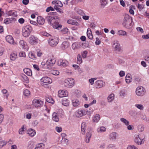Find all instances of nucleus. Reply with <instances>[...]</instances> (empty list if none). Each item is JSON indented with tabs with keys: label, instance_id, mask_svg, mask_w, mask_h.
I'll list each match as a JSON object with an SVG mask.
<instances>
[{
	"label": "nucleus",
	"instance_id": "774afa93",
	"mask_svg": "<svg viewBox=\"0 0 149 149\" xmlns=\"http://www.w3.org/2000/svg\"><path fill=\"white\" fill-rule=\"evenodd\" d=\"M129 114L131 116L134 117L135 115L136 112L133 110H130L129 112Z\"/></svg>",
	"mask_w": 149,
	"mask_h": 149
},
{
	"label": "nucleus",
	"instance_id": "a211bd4d",
	"mask_svg": "<svg viewBox=\"0 0 149 149\" xmlns=\"http://www.w3.org/2000/svg\"><path fill=\"white\" fill-rule=\"evenodd\" d=\"M95 85L96 88H100L104 86L105 85V83L102 80H98L96 82Z\"/></svg>",
	"mask_w": 149,
	"mask_h": 149
},
{
	"label": "nucleus",
	"instance_id": "6e6552de",
	"mask_svg": "<svg viewBox=\"0 0 149 149\" xmlns=\"http://www.w3.org/2000/svg\"><path fill=\"white\" fill-rule=\"evenodd\" d=\"M33 106L36 108L41 107L43 104V102L40 100L34 99L32 102Z\"/></svg>",
	"mask_w": 149,
	"mask_h": 149
},
{
	"label": "nucleus",
	"instance_id": "49530a36",
	"mask_svg": "<svg viewBox=\"0 0 149 149\" xmlns=\"http://www.w3.org/2000/svg\"><path fill=\"white\" fill-rule=\"evenodd\" d=\"M7 14L9 16H13L14 17H16L17 16L16 12H14L13 10L8 11Z\"/></svg>",
	"mask_w": 149,
	"mask_h": 149
},
{
	"label": "nucleus",
	"instance_id": "0e129e2a",
	"mask_svg": "<svg viewBox=\"0 0 149 149\" xmlns=\"http://www.w3.org/2000/svg\"><path fill=\"white\" fill-rule=\"evenodd\" d=\"M68 31V29L67 28L63 29L61 31V33L63 34L67 33Z\"/></svg>",
	"mask_w": 149,
	"mask_h": 149
},
{
	"label": "nucleus",
	"instance_id": "79ce46f5",
	"mask_svg": "<svg viewBox=\"0 0 149 149\" xmlns=\"http://www.w3.org/2000/svg\"><path fill=\"white\" fill-rule=\"evenodd\" d=\"M69 46V44L68 42H63L61 45V47L63 50L67 48Z\"/></svg>",
	"mask_w": 149,
	"mask_h": 149
},
{
	"label": "nucleus",
	"instance_id": "338daca9",
	"mask_svg": "<svg viewBox=\"0 0 149 149\" xmlns=\"http://www.w3.org/2000/svg\"><path fill=\"white\" fill-rule=\"evenodd\" d=\"M97 79V78H91L89 79V81L91 85H93L94 83V81Z\"/></svg>",
	"mask_w": 149,
	"mask_h": 149
},
{
	"label": "nucleus",
	"instance_id": "f03ea898",
	"mask_svg": "<svg viewBox=\"0 0 149 149\" xmlns=\"http://www.w3.org/2000/svg\"><path fill=\"white\" fill-rule=\"evenodd\" d=\"M56 60L54 58H49L46 61H43L41 63L40 66L45 69H49L55 63Z\"/></svg>",
	"mask_w": 149,
	"mask_h": 149
},
{
	"label": "nucleus",
	"instance_id": "4d7b16f0",
	"mask_svg": "<svg viewBox=\"0 0 149 149\" xmlns=\"http://www.w3.org/2000/svg\"><path fill=\"white\" fill-rule=\"evenodd\" d=\"M7 143V142L4 140H2V139L0 141V148H1L4 146H5Z\"/></svg>",
	"mask_w": 149,
	"mask_h": 149
},
{
	"label": "nucleus",
	"instance_id": "7ed1b4c3",
	"mask_svg": "<svg viewBox=\"0 0 149 149\" xmlns=\"http://www.w3.org/2000/svg\"><path fill=\"white\" fill-rule=\"evenodd\" d=\"M134 141L138 145L143 144L145 141V136L142 133L135 134L134 136Z\"/></svg>",
	"mask_w": 149,
	"mask_h": 149
},
{
	"label": "nucleus",
	"instance_id": "69168bd1",
	"mask_svg": "<svg viewBox=\"0 0 149 149\" xmlns=\"http://www.w3.org/2000/svg\"><path fill=\"white\" fill-rule=\"evenodd\" d=\"M54 9H55L54 8H53L51 6H49L46 9V11L47 12H49L50 11H53L54 10Z\"/></svg>",
	"mask_w": 149,
	"mask_h": 149
},
{
	"label": "nucleus",
	"instance_id": "412c9836",
	"mask_svg": "<svg viewBox=\"0 0 149 149\" xmlns=\"http://www.w3.org/2000/svg\"><path fill=\"white\" fill-rule=\"evenodd\" d=\"M82 44V43L79 42H76L73 43L72 45V48L74 50L79 49Z\"/></svg>",
	"mask_w": 149,
	"mask_h": 149
},
{
	"label": "nucleus",
	"instance_id": "c756f323",
	"mask_svg": "<svg viewBox=\"0 0 149 149\" xmlns=\"http://www.w3.org/2000/svg\"><path fill=\"white\" fill-rule=\"evenodd\" d=\"M29 57L31 59L35 60L36 59V56L33 51L29 52L28 54Z\"/></svg>",
	"mask_w": 149,
	"mask_h": 149
},
{
	"label": "nucleus",
	"instance_id": "37998d69",
	"mask_svg": "<svg viewBox=\"0 0 149 149\" xmlns=\"http://www.w3.org/2000/svg\"><path fill=\"white\" fill-rule=\"evenodd\" d=\"M117 34L119 36H127V33L125 31L120 30L118 31L117 32Z\"/></svg>",
	"mask_w": 149,
	"mask_h": 149
},
{
	"label": "nucleus",
	"instance_id": "c03bdc74",
	"mask_svg": "<svg viewBox=\"0 0 149 149\" xmlns=\"http://www.w3.org/2000/svg\"><path fill=\"white\" fill-rule=\"evenodd\" d=\"M135 6L133 5H131L129 7V12L132 15H134V10L135 9Z\"/></svg>",
	"mask_w": 149,
	"mask_h": 149
},
{
	"label": "nucleus",
	"instance_id": "bf43d9fd",
	"mask_svg": "<svg viewBox=\"0 0 149 149\" xmlns=\"http://www.w3.org/2000/svg\"><path fill=\"white\" fill-rule=\"evenodd\" d=\"M141 118L142 119L145 121H147L148 120V118L144 113H142L141 114Z\"/></svg>",
	"mask_w": 149,
	"mask_h": 149
},
{
	"label": "nucleus",
	"instance_id": "423d86ee",
	"mask_svg": "<svg viewBox=\"0 0 149 149\" xmlns=\"http://www.w3.org/2000/svg\"><path fill=\"white\" fill-rule=\"evenodd\" d=\"M88 111L87 109H80L77 110L75 113V116L77 118H79L86 115Z\"/></svg>",
	"mask_w": 149,
	"mask_h": 149
},
{
	"label": "nucleus",
	"instance_id": "f3484780",
	"mask_svg": "<svg viewBox=\"0 0 149 149\" xmlns=\"http://www.w3.org/2000/svg\"><path fill=\"white\" fill-rule=\"evenodd\" d=\"M56 17L49 16L47 18V20L48 23L51 26H53L56 22Z\"/></svg>",
	"mask_w": 149,
	"mask_h": 149
},
{
	"label": "nucleus",
	"instance_id": "052dcab7",
	"mask_svg": "<svg viewBox=\"0 0 149 149\" xmlns=\"http://www.w3.org/2000/svg\"><path fill=\"white\" fill-rule=\"evenodd\" d=\"M51 73L53 75L56 76L59 74V72L58 70H53L51 71Z\"/></svg>",
	"mask_w": 149,
	"mask_h": 149
},
{
	"label": "nucleus",
	"instance_id": "c9c22d12",
	"mask_svg": "<svg viewBox=\"0 0 149 149\" xmlns=\"http://www.w3.org/2000/svg\"><path fill=\"white\" fill-rule=\"evenodd\" d=\"M61 136L62 138L61 140V143L63 144H67L68 143V140L65 138L64 137L65 136H66L65 134L64 133H63L62 134Z\"/></svg>",
	"mask_w": 149,
	"mask_h": 149
},
{
	"label": "nucleus",
	"instance_id": "f8f14e48",
	"mask_svg": "<svg viewBox=\"0 0 149 149\" xmlns=\"http://www.w3.org/2000/svg\"><path fill=\"white\" fill-rule=\"evenodd\" d=\"M58 65L64 67L68 66L69 65L68 61L65 59H60L57 62Z\"/></svg>",
	"mask_w": 149,
	"mask_h": 149
},
{
	"label": "nucleus",
	"instance_id": "2eb2a0df",
	"mask_svg": "<svg viewBox=\"0 0 149 149\" xmlns=\"http://www.w3.org/2000/svg\"><path fill=\"white\" fill-rule=\"evenodd\" d=\"M112 47L115 51H120V45L117 41H114L113 42Z\"/></svg>",
	"mask_w": 149,
	"mask_h": 149
},
{
	"label": "nucleus",
	"instance_id": "e2e57ef3",
	"mask_svg": "<svg viewBox=\"0 0 149 149\" xmlns=\"http://www.w3.org/2000/svg\"><path fill=\"white\" fill-rule=\"evenodd\" d=\"M127 149H139L137 147L134 145H130L127 147Z\"/></svg>",
	"mask_w": 149,
	"mask_h": 149
},
{
	"label": "nucleus",
	"instance_id": "72a5a7b5",
	"mask_svg": "<svg viewBox=\"0 0 149 149\" xmlns=\"http://www.w3.org/2000/svg\"><path fill=\"white\" fill-rule=\"evenodd\" d=\"M70 101L69 100L66 98L63 99L62 101V104L64 106L68 107L69 106Z\"/></svg>",
	"mask_w": 149,
	"mask_h": 149
},
{
	"label": "nucleus",
	"instance_id": "c85d7f7f",
	"mask_svg": "<svg viewBox=\"0 0 149 149\" xmlns=\"http://www.w3.org/2000/svg\"><path fill=\"white\" fill-rule=\"evenodd\" d=\"M115 95L113 93H111L107 97V100L108 102H112L114 100Z\"/></svg>",
	"mask_w": 149,
	"mask_h": 149
},
{
	"label": "nucleus",
	"instance_id": "9d476101",
	"mask_svg": "<svg viewBox=\"0 0 149 149\" xmlns=\"http://www.w3.org/2000/svg\"><path fill=\"white\" fill-rule=\"evenodd\" d=\"M39 39L33 35H31L29 38L28 42L32 45H36L38 42Z\"/></svg>",
	"mask_w": 149,
	"mask_h": 149
},
{
	"label": "nucleus",
	"instance_id": "603ef678",
	"mask_svg": "<svg viewBox=\"0 0 149 149\" xmlns=\"http://www.w3.org/2000/svg\"><path fill=\"white\" fill-rule=\"evenodd\" d=\"M100 1L102 8H104L107 3V0H100Z\"/></svg>",
	"mask_w": 149,
	"mask_h": 149
},
{
	"label": "nucleus",
	"instance_id": "0eeeda50",
	"mask_svg": "<svg viewBox=\"0 0 149 149\" xmlns=\"http://www.w3.org/2000/svg\"><path fill=\"white\" fill-rule=\"evenodd\" d=\"M146 93L145 88L142 86L137 87L136 90V95L139 96H142L144 95Z\"/></svg>",
	"mask_w": 149,
	"mask_h": 149
},
{
	"label": "nucleus",
	"instance_id": "4468645a",
	"mask_svg": "<svg viewBox=\"0 0 149 149\" xmlns=\"http://www.w3.org/2000/svg\"><path fill=\"white\" fill-rule=\"evenodd\" d=\"M68 95V92L66 90H60L58 91V96L60 97H67Z\"/></svg>",
	"mask_w": 149,
	"mask_h": 149
},
{
	"label": "nucleus",
	"instance_id": "dca6fc26",
	"mask_svg": "<svg viewBox=\"0 0 149 149\" xmlns=\"http://www.w3.org/2000/svg\"><path fill=\"white\" fill-rule=\"evenodd\" d=\"M40 81L41 82L45 84H51L52 82V80L50 77H42L40 79Z\"/></svg>",
	"mask_w": 149,
	"mask_h": 149
},
{
	"label": "nucleus",
	"instance_id": "e433bc0d",
	"mask_svg": "<svg viewBox=\"0 0 149 149\" xmlns=\"http://www.w3.org/2000/svg\"><path fill=\"white\" fill-rule=\"evenodd\" d=\"M24 72L28 76L32 75V72L31 70L28 68H25L23 69Z\"/></svg>",
	"mask_w": 149,
	"mask_h": 149
},
{
	"label": "nucleus",
	"instance_id": "f704fd0d",
	"mask_svg": "<svg viewBox=\"0 0 149 149\" xmlns=\"http://www.w3.org/2000/svg\"><path fill=\"white\" fill-rule=\"evenodd\" d=\"M26 130V125H23L21 127L19 130V134H23L24 133V132Z\"/></svg>",
	"mask_w": 149,
	"mask_h": 149
},
{
	"label": "nucleus",
	"instance_id": "39448f33",
	"mask_svg": "<svg viewBox=\"0 0 149 149\" xmlns=\"http://www.w3.org/2000/svg\"><path fill=\"white\" fill-rule=\"evenodd\" d=\"M74 80L73 78H68L65 79L63 84L65 87L71 88L74 85Z\"/></svg>",
	"mask_w": 149,
	"mask_h": 149
},
{
	"label": "nucleus",
	"instance_id": "393cba45",
	"mask_svg": "<svg viewBox=\"0 0 149 149\" xmlns=\"http://www.w3.org/2000/svg\"><path fill=\"white\" fill-rule=\"evenodd\" d=\"M27 133L31 137L34 136L36 134V131L32 128L29 129L27 130Z\"/></svg>",
	"mask_w": 149,
	"mask_h": 149
},
{
	"label": "nucleus",
	"instance_id": "5701e85b",
	"mask_svg": "<svg viewBox=\"0 0 149 149\" xmlns=\"http://www.w3.org/2000/svg\"><path fill=\"white\" fill-rule=\"evenodd\" d=\"M118 136V134L116 133L112 132L109 134V138L111 140L115 141L116 139V137Z\"/></svg>",
	"mask_w": 149,
	"mask_h": 149
},
{
	"label": "nucleus",
	"instance_id": "bb28decb",
	"mask_svg": "<svg viewBox=\"0 0 149 149\" xmlns=\"http://www.w3.org/2000/svg\"><path fill=\"white\" fill-rule=\"evenodd\" d=\"M92 133L91 132L86 133L85 138V142L86 143H88L89 142Z\"/></svg>",
	"mask_w": 149,
	"mask_h": 149
},
{
	"label": "nucleus",
	"instance_id": "20e7f679",
	"mask_svg": "<svg viewBox=\"0 0 149 149\" xmlns=\"http://www.w3.org/2000/svg\"><path fill=\"white\" fill-rule=\"evenodd\" d=\"M32 31V28L31 26L29 25L24 26L22 29V35L25 37H27L30 35Z\"/></svg>",
	"mask_w": 149,
	"mask_h": 149
},
{
	"label": "nucleus",
	"instance_id": "ddd939ff",
	"mask_svg": "<svg viewBox=\"0 0 149 149\" xmlns=\"http://www.w3.org/2000/svg\"><path fill=\"white\" fill-rule=\"evenodd\" d=\"M19 44L21 47L25 51H28L29 49L28 46L26 42L23 40H20L19 42Z\"/></svg>",
	"mask_w": 149,
	"mask_h": 149
},
{
	"label": "nucleus",
	"instance_id": "13d9d810",
	"mask_svg": "<svg viewBox=\"0 0 149 149\" xmlns=\"http://www.w3.org/2000/svg\"><path fill=\"white\" fill-rule=\"evenodd\" d=\"M135 106L136 107L141 110H143L144 109L143 106L141 104H135Z\"/></svg>",
	"mask_w": 149,
	"mask_h": 149
},
{
	"label": "nucleus",
	"instance_id": "f257e3e1",
	"mask_svg": "<svg viewBox=\"0 0 149 149\" xmlns=\"http://www.w3.org/2000/svg\"><path fill=\"white\" fill-rule=\"evenodd\" d=\"M122 24L123 26L127 29H132L134 24L132 17L128 14H125L124 16Z\"/></svg>",
	"mask_w": 149,
	"mask_h": 149
},
{
	"label": "nucleus",
	"instance_id": "1a4fd4ad",
	"mask_svg": "<svg viewBox=\"0 0 149 149\" xmlns=\"http://www.w3.org/2000/svg\"><path fill=\"white\" fill-rule=\"evenodd\" d=\"M49 44L51 46H56L58 42V39L57 37L50 38L48 40Z\"/></svg>",
	"mask_w": 149,
	"mask_h": 149
},
{
	"label": "nucleus",
	"instance_id": "6e6d98bb",
	"mask_svg": "<svg viewBox=\"0 0 149 149\" xmlns=\"http://www.w3.org/2000/svg\"><path fill=\"white\" fill-rule=\"evenodd\" d=\"M82 62L81 57L80 54H78L77 55V63L78 64H81Z\"/></svg>",
	"mask_w": 149,
	"mask_h": 149
},
{
	"label": "nucleus",
	"instance_id": "6ab92c4d",
	"mask_svg": "<svg viewBox=\"0 0 149 149\" xmlns=\"http://www.w3.org/2000/svg\"><path fill=\"white\" fill-rule=\"evenodd\" d=\"M20 79L24 83L28 84L29 82L28 78L24 74H20Z\"/></svg>",
	"mask_w": 149,
	"mask_h": 149
},
{
	"label": "nucleus",
	"instance_id": "4be33fe9",
	"mask_svg": "<svg viewBox=\"0 0 149 149\" xmlns=\"http://www.w3.org/2000/svg\"><path fill=\"white\" fill-rule=\"evenodd\" d=\"M100 116L99 114H96L94 115L92 118V120L93 122L97 123L100 120Z\"/></svg>",
	"mask_w": 149,
	"mask_h": 149
},
{
	"label": "nucleus",
	"instance_id": "8fccbe9b",
	"mask_svg": "<svg viewBox=\"0 0 149 149\" xmlns=\"http://www.w3.org/2000/svg\"><path fill=\"white\" fill-rule=\"evenodd\" d=\"M46 101L47 102L52 104H53L54 103V100L51 96L47 97Z\"/></svg>",
	"mask_w": 149,
	"mask_h": 149
},
{
	"label": "nucleus",
	"instance_id": "2f4dec72",
	"mask_svg": "<svg viewBox=\"0 0 149 149\" xmlns=\"http://www.w3.org/2000/svg\"><path fill=\"white\" fill-rule=\"evenodd\" d=\"M125 79L126 82L127 84H129L132 81V76L130 74H127L125 77Z\"/></svg>",
	"mask_w": 149,
	"mask_h": 149
},
{
	"label": "nucleus",
	"instance_id": "9b49d317",
	"mask_svg": "<svg viewBox=\"0 0 149 149\" xmlns=\"http://www.w3.org/2000/svg\"><path fill=\"white\" fill-rule=\"evenodd\" d=\"M5 39L6 42L10 44L16 45L17 44V42L14 41L13 37L9 35L6 36Z\"/></svg>",
	"mask_w": 149,
	"mask_h": 149
},
{
	"label": "nucleus",
	"instance_id": "a18cd8bd",
	"mask_svg": "<svg viewBox=\"0 0 149 149\" xmlns=\"http://www.w3.org/2000/svg\"><path fill=\"white\" fill-rule=\"evenodd\" d=\"M120 121L126 126L129 125L130 124L129 121L124 118H120Z\"/></svg>",
	"mask_w": 149,
	"mask_h": 149
},
{
	"label": "nucleus",
	"instance_id": "a19ab883",
	"mask_svg": "<svg viewBox=\"0 0 149 149\" xmlns=\"http://www.w3.org/2000/svg\"><path fill=\"white\" fill-rule=\"evenodd\" d=\"M44 144L42 143H39L36 145L34 149H44Z\"/></svg>",
	"mask_w": 149,
	"mask_h": 149
},
{
	"label": "nucleus",
	"instance_id": "b1692460",
	"mask_svg": "<svg viewBox=\"0 0 149 149\" xmlns=\"http://www.w3.org/2000/svg\"><path fill=\"white\" fill-rule=\"evenodd\" d=\"M52 118L53 121L58 122L59 120L58 114L56 112H54L52 115Z\"/></svg>",
	"mask_w": 149,
	"mask_h": 149
},
{
	"label": "nucleus",
	"instance_id": "3c124183",
	"mask_svg": "<svg viewBox=\"0 0 149 149\" xmlns=\"http://www.w3.org/2000/svg\"><path fill=\"white\" fill-rule=\"evenodd\" d=\"M67 22L68 24L74 25H77L78 24L77 22H76L75 21L72 19L68 20L67 21Z\"/></svg>",
	"mask_w": 149,
	"mask_h": 149
},
{
	"label": "nucleus",
	"instance_id": "09e8293b",
	"mask_svg": "<svg viewBox=\"0 0 149 149\" xmlns=\"http://www.w3.org/2000/svg\"><path fill=\"white\" fill-rule=\"evenodd\" d=\"M23 93L24 96H29L31 94V93L27 89H25L23 91Z\"/></svg>",
	"mask_w": 149,
	"mask_h": 149
},
{
	"label": "nucleus",
	"instance_id": "ea45409f",
	"mask_svg": "<svg viewBox=\"0 0 149 149\" xmlns=\"http://www.w3.org/2000/svg\"><path fill=\"white\" fill-rule=\"evenodd\" d=\"M87 34L88 38L89 39H93V36L92 34V32L91 30L89 28L88 29L87 32Z\"/></svg>",
	"mask_w": 149,
	"mask_h": 149
},
{
	"label": "nucleus",
	"instance_id": "864d4df0",
	"mask_svg": "<svg viewBox=\"0 0 149 149\" xmlns=\"http://www.w3.org/2000/svg\"><path fill=\"white\" fill-rule=\"evenodd\" d=\"M34 146V143L32 141H29L28 143V147L30 149H32Z\"/></svg>",
	"mask_w": 149,
	"mask_h": 149
},
{
	"label": "nucleus",
	"instance_id": "58836bf2",
	"mask_svg": "<svg viewBox=\"0 0 149 149\" xmlns=\"http://www.w3.org/2000/svg\"><path fill=\"white\" fill-rule=\"evenodd\" d=\"M52 26L54 29L59 30L61 29L62 26L61 24H59L58 22L56 21Z\"/></svg>",
	"mask_w": 149,
	"mask_h": 149
},
{
	"label": "nucleus",
	"instance_id": "7c9ffc66",
	"mask_svg": "<svg viewBox=\"0 0 149 149\" xmlns=\"http://www.w3.org/2000/svg\"><path fill=\"white\" fill-rule=\"evenodd\" d=\"M37 22L40 25H43L45 23L44 19L41 16H38L37 18Z\"/></svg>",
	"mask_w": 149,
	"mask_h": 149
},
{
	"label": "nucleus",
	"instance_id": "680f3d73",
	"mask_svg": "<svg viewBox=\"0 0 149 149\" xmlns=\"http://www.w3.org/2000/svg\"><path fill=\"white\" fill-rule=\"evenodd\" d=\"M19 56L20 57H25L26 55L25 52L23 51H21L19 54Z\"/></svg>",
	"mask_w": 149,
	"mask_h": 149
},
{
	"label": "nucleus",
	"instance_id": "aec40b11",
	"mask_svg": "<svg viewBox=\"0 0 149 149\" xmlns=\"http://www.w3.org/2000/svg\"><path fill=\"white\" fill-rule=\"evenodd\" d=\"M52 4L54 5V8L61 7L63 6V5L61 2L59 1H54L52 2Z\"/></svg>",
	"mask_w": 149,
	"mask_h": 149
},
{
	"label": "nucleus",
	"instance_id": "a878e982",
	"mask_svg": "<svg viewBox=\"0 0 149 149\" xmlns=\"http://www.w3.org/2000/svg\"><path fill=\"white\" fill-rule=\"evenodd\" d=\"M72 105L75 107H78L80 105V102L77 99H74L72 100Z\"/></svg>",
	"mask_w": 149,
	"mask_h": 149
},
{
	"label": "nucleus",
	"instance_id": "473e14b6",
	"mask_svg": "<svg viewBox=\"0 0 149 149\" xmlns=\"http://www.w3.org/2000/svg\"><path fill=\"white\" fill-rule=\"evenodd\" d=\"M17 58V54L16 52H13L10 55V58L12 61H15Z\"/></svg>",
	"mask_w": 149,
	"mask_h": 149
},
{
	"label": "nucleus",
	"instance_id": "de8ad7c7",
	"mask_svg": "<svg viewBox=\"0 0 149 149\" xmlns=\"http://www.w3.org/2000/svg\"><path fill=\"white\" fill-rule=\"evenodd\" d=\"M75 10L76 12L81 15H85L83 11L80 9L76 8L75 9Z\"/></svg>",
	"mask_w": 149,
	"mask_h": 149
},
{
	"label": "nucleus",
	"instance_id": "5fc2aeb1",
	"mask_svg": "<svg viewBox=\"0 0 149 149\" xmlns=\"http://www.w3.org/2000/svg\"><path fill=\"white\" fill-rule=\"evenodd\" d=\"M32 114L30 113H25L24 114V117L26 118L30 119L31 118Z\"/></svg>",
	"mask_w": 149,
	"mask_h": 149
},
{
	"label": "nucleus",
	"instance_id": "cd10ccee",
	"mask_svg": "<svg viewBox=\"0 0 149 149\" xmlns=\"http://www.w3.org/2000/svg\"><path fill=\"white\" fill-rule=\"evenodd\" d=\"M16 20V19L14 18H7L4 19V23L6 24H8L11 23L12 21H15Z\"/></svg>",
	"mask_w": 149,
	"mask_h": 149
},
{
	"label": "nucleus",
	"instance_id": "4c0bfd02",
	"mask_svg": "<svg viewBox=\"0 0 149 149\" xmlns=\"http://www.w3.org/2000/svg\"><path fill=\"white\" fill-rule=\"evenodd\" d=\"M106 130V128L104 127L101 126L97 129V131L99 133H102L105 132Z\"/></svg>",
	"mask_w": 149,
	"mask_h": 149
}]
</instances>
